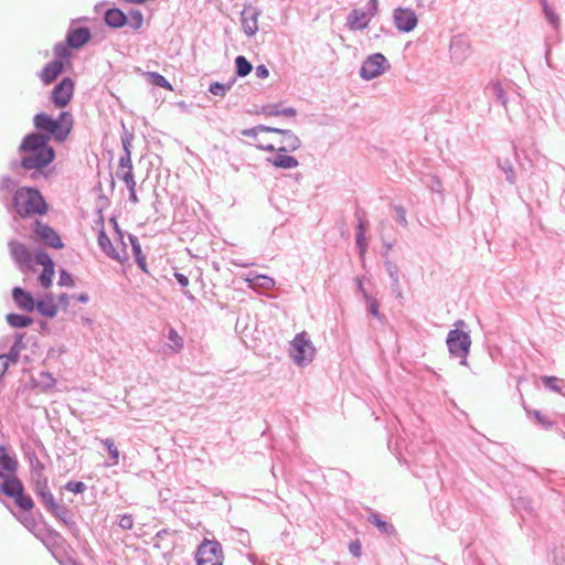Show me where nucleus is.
<instances>
[{
    "mask_svg": "<svg viewBox=\"0 0 565 565\" xmlns=\"http://www.w3.org/2000/svg\"><path fill=\"white\" fill-rule=\"evenodd\" d=\"M18 153L20 159L10 162L12 171L21 174L22 169L26 178L34 182L50 179L52 170L47 168L54 162L56 152L50 145L49 136L38 131L25 135L18 147Z\"/></svg>",
    "mask_w": 565,
    "mask_h": 565,
    "instance_id": "f257e3e1",
    "label": "nucleus"
},
{
    "mask_svg": "<svg viewBox=\"0 0 565 565\" xmlns=\"http://www.w3.org/2000/svg\"><path fill=\"white\" fill-rule=\"evenodd\" d=\"M8 212L15 213L21 218H29L35 215H44L49 211V205L38 188L20 186L11 198H0Z\"/></svg>",
    "mask_w": 565,
    "mask_h": 565,
    "instance_id": "f03ea898",
    "label": "nucleus"
},
{
    "mask_svg": "<svg viewBox=\"0 0 565 565\" xmlns=\"http://www.w3.org/2000/svg\"><path fill=\"white\" fill-rule=\"evenodd\" d=\"M73 116L70 111H61L57 118L46 113H39L33 117V125L38 132L49 136V141L63 142L73 128Z\"/></svg>",
    "mask_w": 565,
    "mask_h": 565,
    "instance_id": "7ed1b4c3",
    "label": "nucleus"
},
{
    "mask_svg": "<svg viewBox=\"0 0 565 565\" xmlns=\"http://www.w3.org/2000/svg\"><path fill=\"white\" fill-rule=\"evenodd\" d=\"M1 492L6 497L13 499L15 505L24 512L34 508L33 499L25 494L22 481L15 475H7L1 483Z\"/></svg>",
    "mask_w": 565,
    "mask_h": 565,
    "instance_id": "20e7f679",
    "label": "nucleus"
},
{
    "mask_svg": "<svg viewBox=\"0 0 565 565\" xmlns=\"http://www.w3.org/2000/svg\"><path fill=\"white\" fill-rule=\"evenodd\" d=\"M455 326L456 329L450 330L447 334L446 343L448 351L451 356L460 359L461 365H467V356L471 347L470 334L458 329L459 326H465L462 320H458Z\"/></svg>",
    "mask_w": 565,
    "mask_h": 565,
    "instance_id": "39448f33",
    "label": "nucleus"
},
{
    "mask_svg": "<svg viewBox=\"0 0 565 565\" xmlns=\"http://www.w3.org/2000/svg\"><path fill=\"white\" fill-rule=\"evenodd\" d=\"M379 12V0H369L364 8L353 9L347 17L345 25L352 31L367 28L371 19Z\"/></svg>",
    "mask_w": 565,
    "mask_h": 565,
    "instance_id": "423d86ee",
    "label": "nucleus"
},
{
    "mask_svg": "<svg viewBox=\"0 0 565 565\" xmlns=\"http://www.w3.org/2000/svg\"><path fill=\"white\" fill-rule=\"evenodd\" d=\"M390 67L388 61L382 53H373L363 62L360 76L365 81H371L385 73Z\"/></svg>",
    "mask_w": 565,
    "mask_h": 565,
    "instance_id": "0eeeda50",
    "label": "nucleus"
},
{
    "mask_svg": "<svg viewBox=\"0 0 565 565\" xmlns=\"http://www.w3.org/2000/svg\"><path fill=\"white\" fill-rule=\"evenodd\" d=\"M292 356L298 365H306L313 359L316 349L306 332L298 333L291 341Z\"/></svg>",
    "mask_w": 565,
    "mask_h": 565,
    "instance_id": "6e6552de",
    "label": "nucleus"
},
{
    "mask_svg": "<svg viewBox=\"0 0 565 565\" xmlns=\"http://www.w3.org/2000/svg\"><path fill=\"white\" fill-rule=\"evenodd\" d=\"M222 546L216 541L204 540L198 547V565H222Z\"/></svg>",
    "mask_w": 565,
    "mask_h": 565,
    "instance_id": "1a4fd4ad",
    "label": "nucleus"
},
{
    "mask_svg": "<svg viewBox=\"0 0 565 565\" xmlns=\"http://www.w3.org/2000/svg\"><path fill=\"white\" fill-rule=\"evenodd\" d=\"M33 232L35 236L47 247L62 249L64 244L58 233L49 224L35 220L33 223Z\"/></svg>",
    "mask_w": 565,
    "mask_h": 565,
    "instance_id": "9d476101",
    "label": "nucleus"
},
{
    "mask_svg": "<svg viewBox=\"0 0 565 565\" xmlns=\"http://www.w3.org/2000/svg\"><path fill=\"white\" fill-rule=\"evenodd\" d=\"M74 93V82L70 77H64L60 83H57L52 89L51 99L52 103L58 107L63 108L68 105L73 97Z\"/></svg>",
    "mask_w": 565,
    "mask_h": 565,
    "instance_id": "9b49d317",
    "label": "nucleus"
},
{
    "mask_svg": "<svg viewBox=\"0 0 565 565\" xmlns=\"http://www.w3.org/2000/svg\"><path fill=\"white\" fill-rule=\"evenodd\" d=\"M394 24L399 32L408 33L413 31L418 22L414 10L398 7L393 12Z\"/></svg>",
    "mask_w": 565,
    "mask_h": 565,
    "instance_id": "f8f14e48",
    "label": "nucleus"
},
{
    "mask_svg": "<svg viewBox=\"0 0 565 565\" xmlns=\"http://www.w3.org/2000/svg\"><path fill=\"white\" fill-rule=\"evenodd\" d=\"M260 11L253 6H245L241 12V22L243 32L247 36H253L258 31V17Z\"/></svg>",
    "mask_w": 565,
    "mask_h": 565,
    "instance_id": "ddd939ff",
    "label": "nucleus"
},
{
    "mask_svg": "<svg viewBox=\"0 0 565 565\" xmlns=\"http://www.w3.org/2000/svg\"><path fill=\"white\" fill-rule=\"evenodd\" d=\"M92 39V32L87 26L70 28L65 41L72 50H78L87 44Z\"/></svg>",
    "mask_w": 565,
    "mask_h": 565,
    "instance_id": "4468645a",
    "label": "nucleus"
},
{
    "mask_svg": "<svg viewBox=\"0 0 565 565\" xmlns=\"http://www.w3.org/2000/svg\"><path fill=\"white\" fill-rule=\"evenodd\" d=\"M8 246L12 259L20 269H23L24 267L29 268L31 266L32 255L23 243L10 241Z\"/></svg>",
    "mask_w": 565,
    "mask_h": 565,
    "instance_id": "2eb2a0df",
    "label": "nucleus"
},
{
    "mask_svg": "<svg viewBox=\"0 0 565 565\" xmlns=\"http://www.w3.org/2000/svg\"><path fill=\"white\" fill-rule=\"evenodd\" d=\"M451 58L457 63H462L470 54L469 41L462 35L452 36L449 45Z\"/></svg>",
    "mask_w": 565,
    "mask_h": 565,
    "instance_id": "dca6fc26",
    "label": "nucleus"
},
{
    "mask_svg": "<svg viewBox=\"0 0 565 565\" xmlns=\"http://www.w3.org/2000/svg\"><path fill=\"white\" fill-rule=\"evenodd\" d=\"M12 299L15 303V306L26 312H32L35 310L36 307V300L32 296L30 291L22 287H13L12 291Z\"/></svg>",
    "mask_w": 565,
    "mask_h": 565,
    "instance_id": "f3484780",
    "label": "nucleus"
},
{
    "mask_svg": "<svg viewBox=\"0 0 565 565\" xmlns=\"http://www.w3.org/2000/svg\"><path fill=\"white\" fill-rule=\"evenodd\" d=\"M508 87H510V83H507L505 85L500 81H491L486 87H484V94L491 98L494 99L497 103L501 104L502 106L507 107L508 104Z\"/></svg>",
    "mask_w": 565,
    "mask_h": 565,
    "instance_id": "a211bd4d",
    "label": "nucleus"
},
{
    "mask_svg": "<svg viewBox=\"0 0 565 565\" xmlns=\"http://www.w3.org/2000/svg\"><path fill=\"white\" fill-rule=\"evenodd\" d=\"M273 134L281 135V146L278 147L277 152H294L301 147L299 137L289 129H280L275 127Z\"/></svg>",
    "mask_w": 565,
    "mask_h": 565,
    "instance_id": "6ab92c4d",
    "label": "nucleus"
},
{
    "mask_svg": "<svg viewBox=\"0 0 565 565\" xmlns=\"http://www.w3.org/2000/svg\"><path fill=\"white\" fill-rule=\"evenodd\" d=\"M63 61H51L47 64H45L39 76L45 85H50L56 81V78L63 73Z\"/></svg>",
    "mask_w": 565,
    "mask_h": 565,
    "instance_id": "aec40b11",
    "label": "nucleus"
},
{
    "mask_svg": "<svg viewBox=\"0 0 565 565\" xmlns=\"http://www.w3.org/2000/svg\"><path fill=\"white\" fill-rule=\"evenodd\" d=\"M355 217L358 220L356 226V247L361 255H363L367 248V243L365 241V231H366V220L365 212L362 209H358L355 211Z\"/></svg>",
    "mask_w": 565,
    "mask_h": 565,
    "instance_id": "412c9836",
    "label": "nucleus"
},
{
    "mask_svg": "<svg viewBox=\"0 0 565 565\" xmlns=\"http://www.w3.org/2000/svg\"><path fill=\"white\" fill-rule=\"evenodd\" d=\"M104 22L109 28L119 29L127 24L128 15L119 8H110L104 13Z\"/></svg>",
    "mask_w": 565,
    "mask_h": 565,
    "instance_id": "4be33fe9",
    "label": "nucleus"
},
{
    "mask_svg": "<svg viewBox=\"0 0 565 565\" xmlns=\"http://www.w3.org/2000/svg\"><path fill=\"white\" fill-rule=\"evenodd\" d=\"M120 139H121L124 153L119 158V170H122V169H125V166H128L131 162V148H132L134 134L128 131L124 127Z\"/></svg>",
    "mask_w": 565,
    "mask_h": 565,
    "instance_id": "5701e85b",
    "label": "nucleus"
},
{
    "mask_svg": "<svg viewBox=\"0 0 565 565\" xmlns=\"http://www.w3.org/2000/svg\"><path fill=\"white\" fill-rule=\"evenodd\" d=\"M35 310L46 318H54L57 315L58 308L54 302L53 295L46 294L42 299L36 300Z\"/></svg>",
    "mask_w": 565,
    "mask_h": 565,
    "instance_id": "b1692460",
    "label": "nucleus"
},
{
    "mask_svg": "<svg viewBox=\"0 0 565 565\" xmlns=\"http://www.w3.org/2000/svg\"><path fill=\"white\" fill-rule=\"evenodd\" d=\"M287 153L288 152H277L276 157L267 158L266 161L273 164L274 167L280 169H294L298 167V160L295 157L289 156Z\"/></svg>",
    "mask_w": 565,
    "mask_h": 565,
    "instance_id": "393cba45",
    "label": "nucleus"
},
{
    "mask_svg": "<svg viewBox=\"0 0 565 565\" xmlns=\"http://www.w3.org/2000/svg\"><path fill=\"white\" fill-rule=\"evenodd\" d=\"M31 382L33 387L40 388L42 392L51 391L56 384L55 377L49 371L40 372L39 377H32Z\"/></svg>",
    "mask_w": 565,
    "mask_h": 565,
    "instance_id": "a878e982",
    "label": "nucleus"
},
{
    "mask_svg": "<svg viewBox=\"0 0 565 565\" xmlns=\"http://www.w3.org/2000/svg\"><path fill=\"white\" fill-rule=\"evenodd\" d=\"M260 114L265 116L295 117L297 109L294 107L280 108V104H268L262 107Z\"/></svg>",
    "mask_w": 565,
    "mask_h": 565,
    "instance_id": "bb28decb",
    "label": "nucleus"
},
{
    "mask_svg": "<svg viewBox=\"0 0 565 565\" xmlns=\"http://www.w3.org/2000/svg\"><path fill=\"white\" fill-rule=\"evenodd\" d=\"M18 460L14 456L10 455L6 446H0V467L9 475H14L18 469Z\"/></svg>",
    "mask_w": 565,
    "mask_h": 565,
    "instance_id": "cd10ccee",
    "label": "nucleus"
},
{
    "mask_svg": "<svg viewBox=\"0 0 565 565\" xmlns=\"http://www.w3.org/2000/svg\"><path fill=\"white\" fill-rule=\"evenodd\" d=\"M7 323L15 329H23L33 323V318L28 315L11 312L6 316Z\"/></svg>",
    "mask_w": 565,
    "mask_h": 565,
    "instance_id": "c85d7f7f",
    "label": "nucleus"
},
{
    "mask_svg": "<svg viewBox=\"0 0 565 565\" xmlns=\"http://www.w3.org/2000/svg\"><path fill=\"white\" fill-rule=\"evenodd\" d=\"M129 241L131 244V249H132V254H134L136 264L143 273H148L146 257L142 254V249L139 244L138 237L135 235H129Z\"/></svg>",
    "mask_w": 565,
    "mask_h": 565,
    "instance_id": "c756f323",
    "label": "nucleus"
},
{
    "mask_svg": "<svg viewBox=\"0 0 565 565\" xmlns=\"http://www.w3.org/2000/svg\"><path fill=\"white\" fill-rule=\"evenodd\" d=\"M50 513L65 525L70 527L75 526L72 512L67 507L57 503L55 508L50 511Z\"/></svg>",
    "mask_w": 565,
    "mask_h": 565,
    "instance_id": "7c9ffc66",
    "label": "nucleus"
},
{
    "mask_svg": "<svg viewBox=\"0 0 565 565\" xmlns=\"http://www.w3.org/2000/svg\"><path fill=\"white\" fill-rule=\"evenodd\" d=\"M98 245L100 249L111 259L120 260L119 254L116 252V249L113 246V243L110 238L107 236V234L102 230L98 234Z\"/></svg>",
    "mask_w": 565,
    "mask_h": 565,
    "instance_id": "2f4dec72",
    "label": "nucleus"
},
{
    "mask_svg": "<svg viewBox=\"0 0 565 565\" xmlns=\"http://www.w3.org/2000/svg\"><path fill=\"white\" fill-rule=\"evenodd\" d=\"M369 522L375 525L383 534L392 535L395 533L393 524L383 520L379 513H372L369 518Z\"/></svg>",
    "mask_w": 565,
    "mask_h": 565,
    "instance_id": "473e14b6",
    "label": "nucleus"
},
{
    "mask_svg": "<svg viewBox=\"0 0 565 565\" xmlns=\"http://www.w3.org/2000/svg\"><path fill=\"white\" fill-rule=\"evenodd\" d=\"M234 62L235 74L238 77L247 76L253 70L252 63L244 55L236 56Z\"/></svg>",
    "mask_w": 565,
    "mask_h": 565,
    "instance_id": "72a5a7b5",
    "label": "nucleus"
},
{
    "mask_svg": "<svg viewBox=\"0 0 565 565\" xmlns=\"http://www.w3.org/2000/svg\"><path fill=\"white\" fill-rule=\"evenodd\" d=\"M524 408H525V412L527 413V415L529 416L532 415L533 418L535 419L536 424L540 425L542 428L551 429L555 425L554 420L550 419L548 416L541 413L540 411H530L526 407H524Z\"/></svg>",
    "mask_w": 565,
    "mask_h": 565,
    "instance_id": "f704fd0d",
    "label": "nucleus"
},
{
    "mask_svg": "<svg viewBox=\"0 0 565 565\" xmlns=\"http://www.w3.org/2000/svg\"><path fill=\"white\" fill-rule=\"evenodd\" d=\"M19 181L12 178L11 175H1L0 177V194L1 193H11L13 195V192L19 188L18 186Z\"/></svg>",
    "mask_w": 565,
    "mask_h": 565,
    "instance_id": "c9c22d12",
    "label": "nucleus"
},
{
    "mask_svg": "<svg viewBox=\"0 0 565 565\" xmlns=\"http://www.w3.org/2000/svg\"><path fill=\"white\" fill-rule=\"evenodd\" d=\"M147 77H148L149 83L152 84L153 86L166 88L168 90L173 89L171 83L163 75L159 74L158 72H148Z\"/></svg>",
    "mask_w": 565,
    "mask_h": 565,
    "instance_id": "e433bc0d",
    "label": "nucleus"
},
{
    "mask_svg": "<svg viewBox=\"0 0 565 565\" xmlns=\"http://www.w3.org/2000/svg\"><path fill=\"white\" fill-rule=\"evenodd\" d=\"M70 50H72V49L68 46V43H66V41L57 42L53 47V53H54L53 61H63L64 62L65 60H68L72 56Z\"/></svg>",
    "mask_w": 565,
    "mask_h": 565,
    "instance_id": "4c0bfd02",
    "label": "nucleus"
},
{
    "mask_svg": "<svg viewBox=\"0 0 565 565\" xmlns=\"http://www.w3.org/2000/svg\"><path fill=\"white\" fill-rule=\"evenodd\" d=\"M498 167L504 173L505 180L510 184H514L516 181V173H515V170H514L512 163L510 162V160L509 159H505L503 161L498 160Z\"/></svg>",
    "mask_w": 565,
    "mask_h": 565,
    "instance_id": "58836bf2",
    "label": "nucleus"
},
{
    "mask_svg": "<svg viewBox=\"0 0 565 565\" xmlns=\"http://www.w3.org/2000/svg\"><path fill=\"white\" fill-rule=\"evenodd\" d=\"M117 177L125 182L127 189L136 188V181L132 172V162H130L128 166H125V169L122 170L118 169Z\"/></svg>",
    "mask_w": 565,
    "mask_h": 565,
    "instance_id": "ea45409f",
    "label": "nucleus"
},
{
    "mask_svg": "<svg viewBox=\"0 0 565 565\" xmlns=\"http://www.w3.org/2000/svg\"><path fill=\"white\" fill-rule=\"evenodd\" d=\"M54 267H55L54 264L53 265H45L43 267V270L39 275L38 279H39L40 285L43 288H49L52 285V280H53L54 273H55L54 271Z\"/></svg>",
    "mask_w": 565,
    "mask_h": 565,
    "instance_id": "a19ab883",
    "label": "nucleus"
},
{
    "mask_svg": "<svg viewBox=\"0 0 565 565\" xmlns=\"http://www.w3.org/2000/svg\"><path fill=\"white\" fill-rule=\"evenodd\" d=\"M127 24L135 31L139 30L143 24V14L138 9H131L128 13Z\"/></svg>",
    "mask_w": 565,
    "mask_h": 565,
    "instance_id": "79ce46f5",
    "label": "nucleus"
},
{
    "mask_svg": "<svg viewBox=\"0 0 565 565\" xmlns=\"http://www.w3.org/2000/svg\"><path fill=\"white\" fill-rule=\"evenodd\" d=\"M233 84L234 79L226 84L214 82L210 85L209 92L214 96L224 97L226 93L232 88Z\"/></svg>",
    "mask_w": 565,
    "mask_h": 565,
    "instance_id": "37998d69",
    "label": "nucleus"
},
{
    "mask_svg": "<svg viewBox=\"0 0 565 565\" xmlns=\"http://www.w3.org/2000/svg\"><path fill=\"white\" fill-rule=\"evenodd\" d=\"M271 131H275V127L267 126V125H257L252 128L243 129L242 135L245 137H250V138L256 139L257 135L259 132H271Z\"/></svg>",
    "mask_w": 565,
    "mask_h": 565,
    "instance_id": "c03bdc74",
    "label": "nucleus"
},
{
    "mask_svg": "<svg viewBox=\"0 0 565 565\" xmlns=\"http://www.w3.org/2000/svg\"><path fill=\"white\" fill-rule=\"evenodd\" d=\"M248 280L252 285L259 286L266 290H269L275 286V280L266 275H257L255 278Z\"/></svg>",
    "mask_w": 565,
    "mask_h": 565,
    "instance_id": "a18cd8bd",
    "label": "nucleus"
},
{
    "mask_svg": "<svg viewBox=\"0 0 565 565\" xmlns=\"http://www.w3.org/2000/svg\"><path fill=\"white\" fill-rule=\"evenodd\" d=\"M102 444L106 447L108 455L113 461L111 465H117L119 461V450L115 445V441L111 438H106L102 440Z\"/></svg>",
    "mask_w": 565,
    "mask_h": 565,
    "instance_id": "49530a36",
    "label": "nucleus"
},
{
    "mask_svg": "<svg viewBox=\"0 0 565 565\" xmlns=\"http://www.w3.org/2000/svg\"><path fill=\"white\" fill-rule=\"evenodd\" d=\"M38 499L42 502V504L45 507L46 511L50 512L55 508L57 504L53 493L51 490L41 492V494L36 495Z\"/></svg>",
    "mask_w": 565,
    "mask_h": 565,
    "instance_id": "de8ad7c7",
    "label": "nucleus"
},
{
    "mask_svg": "<svg viewBox=\"0 0 565 565\" xmlns=\"http://www.w3.org/2000/svg\"><path fill=\"white\" fill-rule=\"evenodd\" d=\"M359 289L363 292V296L365 299H367L370 301L369 303V312L374 317L376 318L377 320H382L383 316L380 313L379 311V303L376 300L374 299H371L369 297V295L365 292V290L363 289V286H362V282L359 284Z\"/></svg>",
    "mask_w": 565,
    "mask_h": 565,
    "instance_id": "09e8293b",
    "label": "nucleus"
},
{
    "mask_svg": "<svg viewBox=\"0 0 565 565\" xmlns=\"http://www.w3.org/2000/svg\"><path fill=\"white\" fill-rule=\"evenodd\" d=\"M543 385L553 392H562V380L556 376H543L542 377Z\"/></svg>",
    "mask_w": 565,
    "mask_h": 565,
    "instance_id": "8fccbe9b",
    "label": "nucleus"
},
{
    "mask_svg": "<svg viewBox=\"0 0 565 565\" xmlns=\"http://www.w3.org/2000/svg\"><path fill=\"white\" fill-rule=\"evenodd\" d=\"M168 340L173 344V351L179 352L183 348V339L178 334L177 330L173 328H170L168 331Z\"/></svg>",
    "mask_w": 565,
    "mask_h": 565,
    "instance_id": "3c124183",
    "label": "nucleus"
},
{
    "mask_svg": "<svg viewBox=\"0 0 565 565\" xmlns=\"http://www.w3.org/2000/svg\"><path fill=\"white\" fill-rule=\"evenodd\" d=\"M17 519L29 530V531H33L36 525H38V522L35 520V518L29 512H26V514H23L21 516H17Z\"/></svg>",
    "mask_w": 565,
    "mask_h": 565,
    "instance_id": "603ef678",
    "label": "nucleus"
},
{
    "mask_svg": "<svg viewBox=\"0 0 565 565\" xmlns=\"http://www.w3.org/2000/svg\"><path fill=\"white\" fill-rule=\"evenodd\" d=\"M86 484L83 481H68L65 483L64 489L75 494L83 493L86 490Z\"/></svg>",
    "mask_w": 565,
    "mask_h": 565,
    "instance_id": "864d4df0",
    "label": "nucleus"
},
{
    "mask_svg": "<svg viewBox=\"0 0 565 565\" xmlns=\"http://www.w3.org/2000/svg\"><path fill=\"white\" fill-rule=\"evenodd\" d=\"M57 284L62 287H73L75 285L73 276L66 269L60 270Z\"/></svg>",
    "mask_w": 565,
    "mask_h": 565,
    "instance_id": "5fc2aeb1",
    "label": "nucleus"
},
{
    "mask_svg": "<svg viewBox=\"0 0 565 565\" xmlns=\"http://www.w3.org/2000/svg\"><path fill=\"white\" fill-rule=\"evenodd\" d=\"M384 266H385L386 273L390 276L391 280L396 282V279H399L397 265L386 258L384 262Z\"/></svg>",
    "mask_w": 565,
    "mask_h": 565,
    "instance_id": "6e6d98bb",
    "label": "nucleus"
},
{
    "mask_svg": "<svg viewBox=\"0 0 565 565\" xmlns=\"http://www.w3.org/2000/svg\"><path fill=\"white\" fill-rule=\"evenodd\" d=\"M34 260L38 265H42L43 267L45 265H53L54 262L53 259L50 257V255L44 252V250H38L35 254H34Z\"/></svg>",
    "mask_w": 565,
    "mask_h": 565,
    "instance_id": "4d7b16f0",
    "label": "nucleus"
},
{
    "mask_svg": "<svg viewBox=\"0 0 565 565\" xmlns=\"http://www.w3.org/2000/svg\"><path fill=\"white\" fill-rule=\"evenodd\" d=\"M21 351L17 350L15 348H10L9 352L6 354H0V356H3V363H17L19 360Z\"/></svg>",
    "mask_w": 565,
    "mask_h": 565,
    "instance_id": "13d9d810",
    "label": "nucleus"
},
{
    "mask_svg": "<svg viewBox=\"0 0 565 565\" xmlns=\"http://www.w3.org/2000/svg\"><path fill=\"white\" fill-rule=\"evenodd\" d=\"M49 490H50V488H49V483H47V479L46 478L39 477L34 481V493H35V495H39V494H41V492H45V491H49Z\"/></svg>",
    "mask_w": 565,
    "mask_h": 565,
    "instance_id": "bf43d9fd",
    "label": "nucleus"
},
{
    "mask_svg": "<svg viewBox=\"0 0 565 565\" xmlns=\"http://www.w3.org/2000/svg\"><path fill=\"white\" fill-rule=\"evenodd\" d=\"M24 335H25V333H23V332H15L14 341H13V344L11 347L15 348L19 351L25 350L26 349V344L24 343Z\"/></svg>",
    "mask_w": 565,
    "mask_h": 565,
    "instance_id": "052dcab7",
    "label": "nucleus"
},
{
    "mask_svg": "<svg viewBox=\"0 0 565 565\" xmlns=\"http://www.w3.org/2000/svg\"><path fill=\"white\" fill-rule=\"evenodd\" d=\"M118 525L122 530H130V529H132V526H134V518H132V515L131 514H124V515H121V518L119 519Z\"/></svg>",
    "mask_w": 565,
    "mask_h": 565,
    "instance_id": "680f3d73",
    "label": "nucleus"
},
{
    "mask_svg": "<svg viewBox=\"0 0 565 565\" xmlns=\"http://www.w3.org/2000/svg\"><path fill=\"white\" fill-rule=\"evenodd\" d=\"M395 213H396V221L402 226H407V218H406V210L402 205L395 206Z\"/></svg>",
    "mask_w": 565,
    "mask_h": 565,
    "instance_id": "e2e57ef3",
    "label": "nucleus"
},
{
    "mask_svg": "<svg viewBox=\"0 0 565 565\" xmlns=\"http://www.w3.org/2000/svg\"><path fill=\"white\" fill-rule=\"evenodd\" d=\"M545 17H546V20L548 21V23L555 29L557 30L558 26H559V18L558 15L551 9L548 11H545L544 12Z\"/></svg>",
    "mask_w": 565,
    "mask_h": 565,
    "instance_id": "0e129e2a",
    "label": "nucleus"
},
{
    "mask_svg": "<svg viewBox=\"0 0 565 565\" xmlns=\"http://www.w3.org/2000/svg\"><path fill=\"white\" fill-rule=\"evenodd\" d=\"M429 188L434 192L441 193L443 192V183H441L440 179L436 175L431 177Z\"/></svg>",
    "mask_w": 565,
    "mask_h": 565,
    "instance_id": "69168bd1",
    "label": "nucleus"
},
{
    "mask_svg": "<svg viewBox=\"0 0 565 565\" xmlns=\"http://www.w3.org/2000/svg\"><path fill=\"white\" fill-rule=\"evenodd\" d=\"M349 551L352 555H354L355 557H360L361 556V553H362V548H361V543L359 540H355V541H352L350 544H349Z\"/></svg>",
    "mask_w": 565,
    "mask_h": 565,
    "instance_id": "338daca9",
    "label": "nucleus"
},
{
    "mask_svg": "<svg viewBox=\"0 0 565 565\" xmlns=\"http://www.w3.org/2000/svg\"><path fill=\"white\" fill-rule=\"evenodd\" d=\"M255 75L257 78L265 79L269 76V71L266 65L259 64L255 68Z\"/></svg>",
    "mask_w": 565,
    "mask_h": 565,
    "instance_id": "774afa93",
    "label": "nucleus"
}]
</instances>
